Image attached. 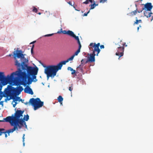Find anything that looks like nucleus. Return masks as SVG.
Masks as SVG:
<instances>
[{
	"instance_id": "20e7f679",
	"label": "nucleus",
	"mask_w": 153,
	"mask_h": 153,
	"mask_svg": "<svg viewBox=\"0 0 153 153\" xmlns=\"http://www.w3.org/2000/svg\"><path fill=\"white\" fill-rule=\"evenodd\" d=\"M24 112V111L17 110L15 113L14 115H13L11 116L7 117L4 118L3 120L6 122H10L11 121L20 119L21 117L23 116V114Z\"/></svg>"
},
{
	"instance_id": "f03ea898",
	"label": "nucleus",
	"mask_w": 153,
	"mask_h": 153,
	"mask_svg": "<svg viewBox=\"0 0 153 153\" xmlns=\"http://www.w3.org/2000/svg\"><path fill=\"white\" fill-rule=\"evenodd\" d=\"M23 53L21 50H19L18 48H17L16 51H14L13 52L14 58L15 60V65L18 68H21L22 62H26L28 61V60L25 58Z\"/></svg>"
},
{
	"instance_id": "bb28decb",
	"label": "nucleus",
	"mask_w": 153,
	"mask_h": 153,
	"mask_svg": "<svg viewBox=\"0 0 153 153\" xmlns=\"http://www.w3.org/2000/svg\"><path fill=\"white\" fill-rule=\"evenodd\" d=\"M32 79H33V81L34 82H36L37 81V80L36 79V75H32Z\"/></svg>"
},
{
	"instance_id": "f704fd0d",
	"label": "nucleus",
	"mask_w": 153,
	"mask_h": 153,
	"mask_svg": "<svg viewBox=\"0 0 153 153\" xmlns=\"http://www.w3.org/2000/svg\"><path fill=\"white\" fill-rule=\"evenodd\" d=\"M53 34V33L48 34H47V35H45L44 36L45 37L50 36H52Z\"/></svg>"
},
{
	"instance_id": "3c124183",
	"label": "nucleus",
	"mask_w": 153,
	"mask_h": 153,
	"mask_svg": "<svg viewBox=\"0 0 153 153\" xmlns=\"http://www.w3.org/2000/svg\"><path fill=\"white\" fill-rule=\"evenodd\" d=\"M35 41H33V42H32L31 43H30V44H32V43H35Z\"/></svg>"
},
{
	"instance_id": "dca6fc26",
	"label": "nucleus",
	"mask_w": 153,
	"mask_h": 153,
	"mask_svg": "<svg viewBox=\"0 0 153 153\" xmlns=\"http://www.w3.org/2000/svg\"><path fill=\"white\" fill-rule=\"evenodd\" d=\"M24 91L25 93H28L31 95L33 94V93L32 89L28 86H27L24 89Z\"/></svg>"
},
{
	"instance_id": "7ed1b4c3",
	"label": "nucleus",
	"mask_w": 153,
	"mask_h": 153,
	"mask_svg": "<svg viewBox=\"0 0 153 153\" xmlns=\"http://www.w3.org/2000/svg\"><path fill=\"white\" fill-rule=\"evenodd\" d=\"M61 66L59 63L56 65H49L45 69V73L47 75V79L49 77H54L56 75V73L59 70L61 69Z\"/></svg>"
},
{
	"instance_id": "b1692460",
	"label": "nucleus",
	"mask_w": 153,
	"mask_h": 153,
	"mask_svg": "<svg viewBox=\"0 0 153 153\" xmlns=\"http://www.w3.org/2000/svg\"><path fill=\"white\" fill-rule=\"evenodd\" d=\"M27 81L28 82H27V84H31L32 83V82H33V79L32 78L28 76V77L27 78Z\"/></svg>"
},
{
	"instance_id": "a19ab883",
	"label": "nucleus",
	"mask_w": 153,
	"mask_h": 153,
	"mask_svg": "<svg viewBox=\"0 0 153 153\" xmlns=\"http://www.w3.org/2000/svg\"><path fill=\"white\" fill-rule=\"evenodd\" d=\"M89 62H90L89 61V59L88 58V59L86 60V61L85 62V64H87V63H88Z\"/></svg>"
},
{
	"instance_id": "9b49d317",
	"label": "nucleus",
	"mask_w": 153,
	"mask_h": 153,
	"mask_svg": "<svg viewBox=\"0 0 153 153\" xmlns=\"http://www.w3.org/2000/svg\"><path fill=\"white\" fill-rule=\"evenodd\" d=\"M13 128L12 129L5 131L4 128H1L0 129V136L1 135L2 133H7L9 136L10 135V133H13L16 130H18V128L16 125H13Z\"/></svg>"
},
{
	"instance_id": "f3484780",
	"label": "nucleus",
	"mask_w": 153,
	"mask_h": 153,
	"mask_svg": "<svg viewBox=\"0 0 153 153\" xmlns=\"http://www.w3.org/2000/svg\"><path fill=\"white\" fill-rule=\"evenodd\" d=\"M95 55L96 54L94 53H93L92 54H90V57L88 58L89 59L90 62H93L95 61Z\"/></svg>"
},
{
	"instance_id": "338daca9",
	"label": "nucleus",
	"mask_w": 153,
	"mask_h": 153,
	"mask_svg": "<svg viewBox=\"0 0 153 153\" xmlns=\"http://www.w3.org/2000/svg\"><path fill=\"white\" fill-rule=\"evenodd\" d=\"M82 76V74H80V76H81H81Z\"/></svg>"
},
{
	"instance_id": "4468645a",
	"label": "nucleus",
	"mask_w": 153,
	"mask_h": 153,
	"mask_svg": "<svg viewBox=\"0 0 153 153\" xmlns=\"http://www.w3.org/2000/svg\"><path fill=\"white\" fill-rule=\"evenodd\" d=\"M144 15L147 18L150 17H151V21H152L153 19V14L151 11L146 10L144 13Z\"/></svg>"
},
{
	"instance_id": "4d7b16f0",
	"label": "nucleus",
	"mask_w": 153,
	"mask_h": 153,
	"mask_svg": "<svg viewBox=\"0 0 153 153\" xmlns=\"http://www.w3.org/2000/svg\"><path fill=\"white\" fill-rule=\"evenodd\" d=\"M39 15H40L41 14V13H38Z\"/></svg>"
},
{
	"instance_id": "e2e57ef3",
	"label": "nucleus",
	"mask_w": 153,
	"mask_h": 153,
	"mask_svg": "<svg viewBox=\"0 0 153 153\" xmlns=\"http://www.w3.org/2000/svg\"><path fill=\"white\" fill-rule=\"evenodd\" d=\"M139 27H141V26L140 25H139Z\"/></svg>"
},
{
	"instance_id": "052dcab7",
	"label": "nucleus",
	"mask_w": 153,
	"mask_h": 153,
	"mask_svg": "<svg viewBox=\"0 0 153 153\" xmlns=\"http://www.w3.org/2000/svg\"><path fill=\"white\" fill-rule=\"evenodd\" d=\"M1 87L0 88V90H1Z\"/></svg>"
},
{
	"instance_id": "864d4df0",
	"label": "nucleus",
	"mask_w": 153,
	"mask_h": 153,
	"mask_svg": "<svg viewBox=\"0 0 153 153\" xmlns=\"http://www.w3.org/2000/svg\"><path fill=\"white\" fill-rule=\"evenodd\" d=\"M34 45H33V46H32V48H33H33H34Z\"/></svg>"
},
{
	"instance_id": "a18cd8bd",
	"label": "nucleus",
	"mask_w": 153,
	"mask_h": 153,
	"mask_svg": "<svg viewBox=\"0 0 153 153\" xmlns=\"http://www.w3.org/2000/svg\"><path fill=\"white\" fill-rule=\"evenodd\" d=\"M143 10V9L140 10H139V11H137V12L138 13H141L142 12V11Z\"/></svg>"
},
{
	"instance_id": "13d9d810",
	"label": "nucleus",
	"mask_w": 153,
	"mask_h": 153,
	"mask_svg": "<svg viewBox=\"0 0 153 153\" xmlns=\"http://www.w3.org/2000/svg\"><path fill=\"white\" fill-rule=\"evenodd\" d=\"M75 10H76L78 11H80L79 10H76V9H75Z\"/></svg>"
},
{
	"instance_id": "2eb2a0df",
	"label": "nucleus",
	"mask_w": 153,
	"mask_h": 153,
	"mask_svg": "<svg viewBox=\"0 0 153 153\" xmlns=\"http://www.w3.org/2000/svg\"><path fill=\"white\" fill-rule=\"evenodd\" d=\"M74 55H72L70 58L68 59L67 60L61 62H59L61 66L62 67L63 65H65L66 63L68 62L69 61L72 60L74 57Z\"/></svg>"
},
{
	"instance_id": "5fc2aeb1",
	"label": "nucleus",
	"mask_w": 153,
	"mask_h": 153,
	"mask_svg": "<svg viewBox=\"0 0 153 153\" xmlns=\"http://www.w3.org/2000/svg\"><path fill=\"white\" fill-rule=\"evenodd\" d=\"M139 29V27H138L137 28V30L138 31V30Z\"/></svg>"
},
{
	"instance_id": "ea45409f",
	"label": "nucleus",
	"mask_w": 153,
	"mask_h": 153,
	"mask_svg": "<svg viewBox=\"0 0 153 153\" xmlns=\"http://www.w3.org/2000/svg\"><path fill=\"white\" fill-rule=\"evenodd\" d=\"M100 48L102 49V48H104V45H102L100 46Z\"/></svg>"
},
{
	"instance_id": "6e6d98bb",
	"label": "nucleus",
	"mask_w": 153,
	"mask_h": 153,
	"mask_svg": "<svg viewBox=\"0 0 153 153\" xmlns=\"http://www.w3.org/2000/svg\"><path fill=\"white\" fill-rule=\"evenodd\" d=\"M98 4H95V7L96 6H98Z\"/></svg>"
},
{
	"instance_id": "473e14b6",
	"label": "nucleus",
	"mask_w": 153,
	"mask_h": 153,
	"mask_svg": "<svg viewBox=\"0 0 153 153\" xmlns=\"http://www.w3.org/2000/svg\"><path fill=\"white\" fill-rule=\"evenodd\" d=\"M73 85L71 84V86L69 87L68 89L70 91H72V90L73 89Z\"/></svg>"
},
{
	"instance_id": "5701e85b",
	"label": "nucleus",
	"mask_w": 153,
	"mask_h": 153,
	"mask_svg": "<svg viewBox=\"0 0 153 153\" xmlns=\"http://www.w3.org/2000/svg\"><path fill=\"white\" fill-rule=\"evenodd\" d=\"M57 100L59 102L61 105H62V101L63 100V98L61 96H59L58 97Z\"/></svg>"
},
{
	"instance_id": "1a4fd4ad",
	"label": "nucleus",
	"mask_w": 153,
	"mask_h": 153,
	"mask_svg": "<svg viewBox=\"0 0 153 153\" xmlns=\"http://www.w3.org/2000/svg\"><path fill=\"white\" fill-rule=\"evenodd\" d=\"M10 77L8 78H7V77H5L4 72H0V81L3 85L4 86L7 84V80L10 79Z\"/></svg>"
},
{
	"instance_id": "09e8293b",
	"label": "nucleus",
	"mask_w": 153,
	"mask_h": 153,
	"mask_svg": "<svg viewBox=\"0 0 153 153\" xmlns=\"http://www.w3.org/2000/svg\"><path fill=\"white\" fill-rule=\"evenodd\" d=\"M3 96H4L3 95H2V96H1H1H0V100H1V99H2V97H3Z\"/></svg>"
},
{
	"instance_id": "4c0bfd02",
	"label": "nucleus",
	"mask_w": 153,
	"mask_h": 153,
	"mask_svg": "<svg viewBox=\"0 0 153 153\" xmlns=\"http://www.w3.org/2000/svg\"><path fill=\"white\" fill-rule=\"evenodd\" d=\"M17 104V102H15V103L14 104H13V107L15 108Z\"/></svg>"
},
{
	"instance_id": "cd10ccee",
	"label": "nucleus",
	"mask_w": 153,
	"mask_h": 153,
	"mask_svg": "<svg viewBox=\"0 0 153 153\" xmlns=\"http://www.w3.org/2000/svg\"><path fill=\"white\" fill-rule=\"evenodd\" d=\"M91 7L90 10L94 9L95 7V3L94 2L93 4H91L89 6Z\"/></svg>"
},
{
	"instance_id": "f8f14e48",
	"label": "nucleus",
	"mask_w": 153,
	"mask_h": 153,
	"mask_svg": "<svg viewBox=\"0 0 153 153\" xmlns=\"http://www.w3.org/2000/svg\"><path fill=\"white\" fill-rule=\"evenodd\" d=\"M60 30L61 31H58L57 32V33H62L64 34H68L71 37H72L74 34L73 32L70 30H69L68 31H66L65 30H64L62 31V29H61Z\"/></svg>"
},
{
	"instance_id": "72a5a7b5",
	"label": "nucleus",
	"mask_w": 153,
	"mask_h": 153,
	"mask_svg": "<svg viewBox=\"0 0 153 153\" xmlns=\"http://www.w3.org/2000/svg\"><path fill=\"white\" fill-rule=\"evenodd\" d=\"M89 1L88 0H86L85 2H83V4H88L89 3Z\"/></svg>"
},
{
	"instance_id": "393cba45",
	"label": "nucleus",
	"mask_w": 153,
	"mask_h": 153,
	"mask_svg": "<svg viewBox=\"0 0 153 153\" xmlns=\"http://www.w3.org/2000/svg\"><path fill=\"white\" fill-rule=\"evenodd\" d=\"M24 120L27 121L29 119V116L27 114L26 116L25 115L23 118Z\"/></svg>"
},
{
	"instance_id": "e433bc0d",
	"label": "nucleus",
	"mask_w": 153,
	"mask_h": 153,
	"mask_svg": "<svg viewBox=\"0 0 153 153\" xmlns=\"http://www.w3.org/2000/svg\"><path fill=\"white\" fill-rule=\"evenodd\" d=\"M90 12V10H89L88 12L87 13H84L83 16H86L87 15L88 13Z\"/></svg>"
},
{
	"instance_id": "2f4dec72",
	"label": "nucleus",
	"mask_w": 153,
	"mask_h": 153,
	"mask_svg": "<svg viewBox=\"0 0 153 153\" xmlns=\"http://www.w3.org/2000/svg\"><path fill=\"white\" fill-rule=\"evenodd\" d=\"M38 10L35 7H33V11L35 13H37Z\"/></svg>"
},
{
	"instance_id": "39448f33",
	"label": "nucleus",
	"mask_w": 153,
	"mask_h": 153,
	"mask_svg": "<svg viewBox=\"0 0 153 153\" xmlns=\"http://www.w3.org/2000/svg\"><path fill=\"white\" fill-rule=\"evenodd\" d=\"M29 103L34 107V109L36 110L42 107L43 105V102L41 101L39 98H32L30 100Z\"/></svg>"
},
{
	"instance_id": "ddd939ff",
	"label": "nucleus",
	"mask_w": 153,
	"mask_h": 153,
	"mask_svg": "<svg viewBox=\"0 0 153 153\" xmlns=\"http://www.w3.org/2000/svg\"><path fill=\"white\" fill-rule=\"evenodd\" d=\"M152 7L153 6L151 3H147L144 5V7L143 8V10H147L150 11Z\"/></svg>"
},
{
	"instance_id": "de8ad7c7",
	"label": "nucleus",
	"mask_w": 153,
	"mask_h": 153,
	"mask_svg": "<svg viewBox=\"0 0 153 153\" xmlns=\"http://www.w3.org/2000/svg\"><path fill=\"white\" fill-rule=\"evenodd\" d=\"M83 61H84V59H82V60L81 61V65H82V64H83Z\"/></svg>"
},
{
	"instance_id": "58836bf2",
	"label": "nucleus",
	"mask_w": 153,
	"mask_h": 153,
	"mask_svg": "<svg viewBox=\"0 0 153 153\" xmlns=\"http://www.w3.org/2000/svg\"><path fill=\"white\" fill-rule=\"evenodd\" d=\"M25 136V134H23V137H22L23 142H24L25 139V138L24 137Z\"/></svg>"
},
{
	"instance_id": "8fccbe9b",
	"label": "nucleus",
	"mask_w": 153,
	"mask_h": 153,
	"mask_svg": "<svg viewBox=\"0 0 153 153\" xmlns=\"http://www.w3.org/2000/svg\"><path fill=\"white\" fill-rule=\"evenodd\" d=\"M91 3H92V2H93V1L92 0H88Z\"/></svg>"
},
{
	"instance_id": "c9c22d12",
	"label": "nucleus",
	"mask_w": 153,
	"mask_h": 153,
	"mask_svg": "<svg viewBox=\"0 0 153 153\" xmlns=\"http://www.w3.org/2000/svg\"><path fill=\"white\" fill-rule=\"evenodd\" d=\"M107 1V0H100V3H104Z\"/></svg>"
},
{
	"instance_id": "412c9836",
	"label": "nucleus",
	"mask_w": 153,
	"mask_h": 153,
	"mask_svg": "<svg viewBox=\"0 0 153 153\" xmlns=\"http://www.w3.org/2000/svg\"><path fill=\"white\" fill-rule=\"evenodd\" d=\"M137 12V9L136 10L127 14V15H128L129 16H134L136 15Z\"/></svg>"
},
{
	"instance_id": "aec40b11",
	"label": "nucleus",
	"mask_w": 153,
	"mask_h": 153,
	"mask_svg": "<svg viewBox=\"0 0 153 153\" xmlns=\"http://www.w3.org/2000/svg\"><path fill=\"white\" fill-rule=\"evenodd\" d=\"M72 37L74 38L77 41L79 45V48H81V45L80 43V41H79L78 36H76L74 34L73 36H72Z\"/></svg>"
},
{
	"instance_id": "0e129e2a",
	"label": "nucleus",
	"mask_w": 153,
	"mask_h": 153,
	"mask_svg": "<svg viewBox=\"0 0 153 153\" xmlns=\"http://www.w3.org/2000/svg\"><path fill=\"white\" fill-rule=\"evenodd\" d=\"M28 103V102H26V103H25V104H26V105H27V104Z\"/></svg>"
},
{
	"instance_id": "6ab92c4d",
	"label": "nucleus",
	"mask_w": 153,
	"mask_h": 153,
	"mask_svg": "<svg viewBox=\"0 0 153 153\" xmlns=\"http://www.w3.org/2000/svg\"><path fill=\"white\" fill-rule=\"evenodd\" d=\"M8 94H7V96H6L4 97H6V98L5 99V102H7V100H9L11 99V97L13 96L12 94L10 93V92L9 91L8 92Z\"/></svg>"
},
{
	"instance_id": "f257e3e1",
	"label": "nucleus",
	"mask_w": 153,
	"mask_h": 153,
	"mask_svg": "<svg viewBox=\"0 0 153 153\" xmlns=\"http://www.w3.org/2000/svg\"><path fill=\"white\" fill-rule=\"evenodd\" d=\"M25 62H22L21 67L18 68L17 71L11 74L10 76L8 75L7 78L10 77V79L7 80L8 83H13V85H22L25 86L27 84V79L28 74L30 75L37 74L38 68L37 67L33 68L31 66H28L25 64Z\"/></svg>"
},
{
	"instance_id": "c756f323",
	"label": "nucleus",
	"mask_w": 153,
	"mask_h": 153,
	"mask_svg": "<svg viewBox=\"0 0 153 153\" xmlns=\"http://www.w3.org/2000/svg\"><path fill=\"white\" fill-rule=\"evenodd\" d=\"M20 99V97H16L15 98L13 99V101L16 102V101H19V99Z\"/></svg>"
},
{
	"instance_id": "69168bd1",
	"label": "nucleus",
	"mask_w": 153,
	"mask_h": 153,
	"mask_svg": "<svg viewBox=\"0 0 153 153\" xmlns=\"http://www.w3.org/2000/svg\"><path fill=\"white\" fill-rule=\"evenodd\" d=\"M3 101H1V103H3Z\"/></svg>"
},
{
	"instance_id": "9d476101",
	"label": "nucleus",
	"mask_w": 153,
	"mask_h": 153,
	"mask_svg": "<svg viewBox=\"0 0 153 153\" xmlns=\"http://www.w3.org/2000/svg\"><path fill=\"white\" fill-rule=\"evenodd\" d=\"M89 49L92 50L93 51V53H95V52H97L96 55L98 56V54L100 52V50L97 46L96 45L95 43H91L89 45Z\"/></svg>"
},
{
	"instance_id": "680f3d73",
	"label": "nucleus",
	"mask_w": 153,
	"mask_h": 153,
	"mask_svg": "<svg viewBox=\"0 0 153 153\" xmlns=\"http://www.w3.org/2000/svg\"><path fill=\"white\" fill-rule=\"evenodd\" d=\"M23 142V144L24 146L25 145V143H24V142Z\"/></svg>"
},
{
	"instance_id": "6e6552de",
	"label": "nucleus",
	"mask_w": 153,
	"mask_h": 153,
	"mask_svg": "<svg viewBox=\"0 0 153 153\" xmlns=\"http://www.w3.org/2000/svg\"><path fill=\"white\" fill-rule=\"evenodd\" d=\"M11 126L16 125V127L19 129H21V128L23 126V124L27 127L26 122L24 121L23 119H19L13 121H11L9 122Z\"/></svg>"
},
{
	"instance_id": "7c9ffc66",
	"label": "nucleus",
	"mask_w": 153,
	"mask_h": 153,
	"mask_svg": "<svg viewBox=\"0 0 153 153\" xmlns=\"http://www.w3.org/2000/svg\"><path fill=\"white\" fill-rule=\"evenodd\" d=\"M83 66V65L82 66V65H79V66L77 67V68H79L81 70V72H82L83 71V68H82Z\"/></svg>"
},
{
	"instance_id": "603ef678",
	"label": "nucleus",
	"mask_w": 153,
	"mask_h": 153,
	"mask_svg": "<svg viewBox=\"0 0 153 153\" xmlns=\"http://www.w3.org/2000/svg\"><path fill=\"white\" fill-rule=\"evenodd\" d=\"M19 101H21L23 102L22 100V99H20L19 100Z\"/></svg>"
},
{
	"instance_id": "79ce46f5",
	"label": "nucleus",
	"mask_w": 153,
	"mask_h": 153,
	"mask_svg": "<svg viewBox=\"0 0 153 153\" xmlns=\"http://www.w3.org/2000/svg\"><path fill=\"white\" fill-rule=\"evenodd\" d=\"M100 43H98L97 44H96V45L97 46L98 48H99V46H100Z\"/></svg>"
},
{
	"instance_id": "a211bd4d",
	"label": "nucleus",
	"mask_w": 153,
	"mask_h": 153,
	"mask_svg": "<svg viewBox=\"0 0 153 153\" xmlns=\"http://www.w3.org/2000/svg\"><path fill=\"white\" fill-rule=\"evenodd\" d=\"M9 91V88H8L7 87V88H5V92L4 93L3 92L1 91L0 92V96H1L2 95H3V97H5L7 95H6L8 94V92Z\"/></svg>"
},
{
	"instance_id": "774afa93",
	"label": "nucleus",
	"mask_w": 153,
	"mask_h": 153,
	"mask_svg": "<svg viewBox=\"0 0 153 153\" xmlns=\"http://www.w3.org/2000/svg\"><path fill=\"white\" fill-rule=\"evenodd\" d=\"M73 7H74V8H75V7H74V6H73Z\"/></svg>"
},
{
	"instance_id": "c03bdc74",
	"label": "nucleus",
	"mask_w": 153,
	"mask_h": 153,
	"mask_svg": "<svg viewBox=\"0 0 153 153\" xmlns=\"http://www.w3.org/2000/svg\"><path fill=\"white\" fill-rule=\"evenodd\" d=\"M7 133H2V134H5V136L6 138H7Z\"/></svg>"
},
{
	"instance_id": "a878e982",
	"label": "nucleus",
	"mask_w": 153,
	"mask_h": 153,
	"mask_svg": "<svg viewBox=\"0 0 153 153\" xmlns=\"http://www.w3.org/2000/svg\"><path fill=\"white\" fill-rule=\"evenodd\" d=\"M80 49H81V48H78V49L77 50V51L74 54V55H74V56H77L78 55V53L80 52Z\"/></svg>"
},
{
	"instance_id": "4be33fe9",
	"label": "nucleus",
	"mask_w": 153,
	"mask_h": 153,
	"mask_svg": "<svg viewBox=\"0 0 153 153\" xmlns=\"http://www.w3.org/2000/svg\"><path fill=\"white\" fill-rule=\"evenodd\" d=\"M67 69L68 70H70L72 71L71 74L72 75L75 74V75H76V74L77 73V72H76V71L74 70L71 67H68Z\"/></svg>"
},
{
	"instance_id": "37998d69",
	"label": "nucleus",
	"mask_w": 153,
	"mask_h": 153,
	"mask_svg": "<svg viewBox=\"0 0 153 153\" xmlns=\"http://www.w3.org/2000/svg\"><path fill=\"white\" fill-rule=\"evenodd\" d=\"M68 3L71 6H73L72 5V3L71 1H69L68 2Z\"/></svg>"
},
{
	"instance_id": "49530a36",
	"label": "nucleus",
	"mask_w": 153,
	"mask_h": 153,
	"mask_svg": "<svg viewBox=\"0 0 153 153\" xmlns=\"http://www.w3.org/2000/svg\"><path fill=\"white\" fill-rule=\"evenodd\" d=\"M31 53L32 54H33V48H31Z\"/></svg>"
},
{
	"instance_id": "0eeeda50",
	"label": "nucleus",
	"mask_w": 153,
	"mask_h": 153,
	"mask_svg": "<svg viewBox=\"0 0 153 153\" xmlns=\"http://www.w3.org/2000/svg\"><path fill=\"white\" fill-rule=\"evenodd\" d=\"M7 88H9V91L12 94L13 96L19 95L21 92L23 90V88L21 86H19L15 88L12 87L11 85H8Z\"/></svg>"
},
{
	"instance_id": "423d86ee",
	"label": "nucleus",
	"mask_w": 153,
	"mask_h": 153,
	"mask_svg": "<svg viewBox=\"0 0 153 153\" xmlns=\"http://www.w3.org/2000/svg\"><path fill=\"white\" fill-rule=\"evenodd\" d=\"M126 44L125 42H124L121 40L120 42L118 43L117 45V52L116 53V55L119 56L118 59L123 56L124 54V45Z\"/></svg>"
},
{
	"instance_id": "bf43d9fd",
	"label": "nucleus",
	"mask_w": 153,
	"mask_h": 153,
	"mask_svg": "<svg viewBox=\"0 0 153 153\" xmlns=\"http://www.w3.org/2000/svg\"><path fill=\"white\" fill-rule=\"evenodd\" d=\"M12 55L11 54H9V56H11Z\"/></svg>"
},
{
	"instance_id": "c85d7f7f",
	"label": "nucleus",
	"mask_w": 153,
	"mask_h": 153,
	"mask_svg": "<svg viewBox=\"0 0 153 153\" xmlns=\"http://www.w3.org/2000/svg\"><path fill=\"white\" fill-rule=\"evenodd\" d=\"M142 23V21L141 19L140 20H138V19H136V21L134 22V24H138V23Z\"/></svg>"
}]
</instances>
